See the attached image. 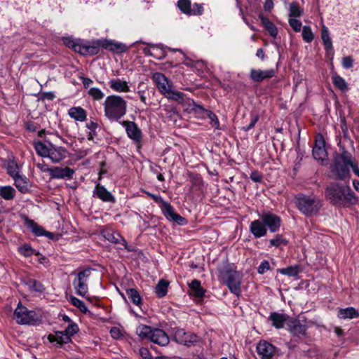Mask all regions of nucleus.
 <instances>
[{"label": "nucleus", "mask_w": 359, "mask_h": 359, "mask_svg": "<svg viewBox=\"0 0 359 359\" xmlns=\"http://www.w3.org/2000/svg\"><path fill=\"white\" fill-rule=\"evenodd\" d=\"M126 127L128 136L136 142H140L142 139V132L136 123L132 121H124L123 123Z\"/></svg>", "instance_id": "nucleus-16"}, {"label": "nucleus", "mask_w": 359, "mask_h": 359, "mask_svg": "<svg viewBox=\"0 0 359 359\" xmlns=\"http://www.w3.org/2000/svg\"><path fill=\"white\" fill-rule=\"evenodd\" d=\"M206 113L210 120L212 127L218 129L219 128V122L217 116L211 111H206Z\"/></svg>", "instance_id": "nucleus-51"}, {"label": "nucleus", "mask_w": 359, "mask_h": 359, "mask_svg": "<svg viewBox=\"0 0 359 359\" xmlns=\"http://www.w3.org/2000/svg\"><path fill=\"white\" fill-rule=\"evenodd\" d=\"M177 6L180 10L187 15H192L193 11L191 8V4L190 0H178Z\"/></svg>", "instance_id": "nucleus-37"}, {"label": "nucleus", "mask_w": 359, "mask_h": 359, "mask_svg": "<svg viewBox=\"0 0 359 359\" xmlns=\"http://www.w3.org/2000/svg\"><path fill=\"white\" fill-rule=\"evenodd\" d=\"M67 336L71 339V337L77 333L79 331L78 325L76 323H72L64 330Z\"/></svg>", "instance_id": "nucleus-49"}, {"label": "nucleus", "mask_w": 359, "mask_h": 359, "mask_svg": "<svg viewBox=\"0 0 359 359\" xmlns=\"http://www.w3.org/2000/svg\"><path fill=\"white\" fill-rule=\"evenodd\" d=\"M259 19L262 25L268 30L270 35L273 37H276L278 34V31L273 23L271 22L267 18L264 17L263 15H260Z\"/></svg>", "instance_id": "nucleus-32"}, {"label": "nucleus", "mask_w": 359, "mask_h": 359, "mask_svg": "<svg viewBox=\"0 0 359 359\" xmlns=\"http://www.w3.org/2000/svg\"><path fill=\"white\" fill-rule=\"evenodd\" d=\"M36 166L39 169H40L42 172H48L50 173V170H51L52 168H48V165H46L43 161L41 163H37Z\"/></svg>", "instance_id": "nucleus-59"}, {"label": "nucleus", "mask_w": 359, "mask_h": 359, "mask_svg": "<svg viewBox=\"0 0 359 359\" xmlns=\"http://www.w3.org/2000/svg\"><path fill=\"white\" fill-rule=\"evenodd\" d=\"M152 79L158 90L168 100H172L182 103L184 100V94L173 89L172 83L164 74L160 72L153 74Z\"/></svg>", "instance_id": "nucleus-3"}, {"label": "nucleus", "mask_w": 359, "mask_h": 359, "mask_svg": "<svg viewBox=\"0 0 359 359\" xmlns=\"http://www.w3.org/2000/svg\"><path fill=\"white\" fill-rule=\"evenodd\" d=\"M332 81L334 85L342 91L348 90V85L346 81L340 76L334 74L332 76Z\"/></svg>", "instance_id": "nucleus-38"}, {"label": "nucleus", "mask_w": 359, "mask_h": 359, "mask_svg": "<svg viewBox=\"0 0 359 359\" xmlns=\"http://www.w3.org/2000/svg\"><path fill=\"white\" fill-rule=\"evenodd\" d=\"M295 204L302 214L310 217L318 214L322 206V201L316 196L299 194L295 197Z\"/></svg>", "instance_id": "nucleus-4"}, {"label": "nucleus", "mask_w": 359, "mask_h": 359, "mask_svg": "<svg viewBox=\"0 0 359 359\" xmlns=\"http://www.w3.org/2000/svg\"><path fill=\"white\" fill-rule=\"evenodd\" d=\"M275 76V70L273 69L261 70L252 69L250 72V77L256 82H261L266 79H270Z\"/></svg>", "instance_id": "nucleus-17"}, {"label": "nucleus", "mask_w": 359, "mask_h": 359, "mask_svg": "<svg viewBox=\"0 0 359 359\" xmlns=\"http://www.w3.org/2000/svg\"><path fill=\"white\" fill-rule=\"evenodd\" d=\"M325 143L324 137L319 134L316 136V144L313 149V156L318 161L323 162L327 159V151L325 148Z\"/></svg>", "instance_id": "nucleus-14"}, {"label": "nucleus", "mask_w": 359, "mask_h": 359, "mask_svg": "<svg viewBox=\"0 0 359 359\" xmlns=\"http://www.w3.org/2000/svg\"><path fill=\"white\" fill-rule=\"evenodd\" d=\"M338 316L342 319H353L359 317V312L353 307L341 309L339 311Z\"/></svg>", "instance_id": "nucleus-28"}, {"label": "nucleus", "mask_w": 359, "mask_h": 359, "mask_svg": "<svg viewBox=\"0 0 359 359\" xmlns=\"http://www.w3.org/2000/svg\"><path fill=\"white\" fill-rule=\"evenodd\" d=\"M271 246L279 247L282 245H286L287 241L280 234H277L276 237L269 241Z\"/></svg>", "instance_id": "nucleus-44"}, {"label": "nucleus", "mask_w": 359, "mask_h": 359, "mask_svg": "<svg viewBox=\"0 0 359 359\" xmlns=\"http://www.w3.org/2000/svg\"><path fill=\"white\" fill-rule=\"evenodd\" d=\"M191 294L194 296L201 298L205 295V290L201 287V282L198 280H192L189 285Z\"/></svg>", "instance_id": "nucleus-30"}, {"label": "nucleus", "mask_w": 359, "mask_h": 359, "mask_svg": "<svg viewBox=\"0 0 359 359\" xmlns=\"http://www.w3.org/2000/svg\"><path fill=\"white\" fill-rule=\"evenodd\" d=\"M34 148L39 155L43 157H48L50 147H47L41 142H38L35 143Z\"/></svg>", "instance_id": "nucleus-41"}, {"label": "nucleus", "mask_w": 359, "mask_h": 359, "mask_svg": "<svg viewBox=\"0 0 359 359\" xmlns=\"http://www.w3.org/2000/svg\"><path fill=\"white\" fill-rule=\"evenodd\" d=\"M352 170H353V172L357 175L359 177V169L358 168V165L353 162L351 161V166H350Z\"/></svg>", "instance_id": "nucleus-64"}, {"label": "nucleus", "mask_w": 359, "mask_h": 359, "mask_svg": "<svg viewBox=\"0 0 359 359\" xmlns=\"http://www.w3.org/2000/svg\"><path fill=\"white\" fill-rule=\"evenodd\" d=\"M145 53H149L155 57L161 58L164 56L163 51L158 46L152 45L150 46L149 50L144 49Z\"/></svg>", "instance_id": "nucleus-42"}, {"label": "nucleus", "mask_w": 359, "mask_h": 359, "mask_svg": "<svg viewBox=\"0 0 359 359\" xmlns=\"http://www.w3.org/2000/svg\"><path fill=\"white\" fill-rule=\"evenodd\" d=\"M27 227L32 231L33 233H34L37 236H45L48 238H52L53 234L50 232L46 231L43 229V228L36 223H35L32 220H27Z\"/></svg>", "instance_id": "nucleus-23"}, {"label": "nucleus", "mask_w": 359, "mask_h": 359, "mask_svg": "<svg viewBox=\"0 0 359 359\" xmlns=\"http://www.w3.org/2000/svg\"><path fill=\"white\" fill-rule=\"evenodd\" d=\"M6 168L8 173L14 178L19 175V167L13 158H9L6 164Z\"/></svg>", "instance_id": "nucleus-33"}, {"label": "nucleus", "mask_w": 359, "mask_h": 359, "mask_svg": "<svg viewBox=\"0 0 359 359\" xmlns=\"http://www.w3.org/2000/svg\"><path fill=\"white\" fill-rule=\"evenodd\" d=\"M15 191L11 186L0 187V196L4 200L10 201L15 197Z\"/></svg>", "instance_id": "nucleus-35"}, {"label": "nucleus", "mask_w": 359, "mask_h": 359, "mask_svg": "<svg viewBox=\"0 0 359 359\" xmlns=\"http://www.w3.org/2000/svg\"><path fill=\"white\" fill-rule=\"evenodd\" d=\"M270 268L269 263L267 261H263L258 267V273L263 274Z\"/></svg>", "instance_id": "nucleus-55"}, {"label": "nucleus", "mask_w": 359, "mask_h": 359, "mask_svg": "<svg viewBox=\"0 0 359 359\" xmlns=\"http://www.w3.org/2000/svg\"><path fill=\"white\" fill-rule=\"evenodd\" d=\"M13 318L19 325H27L36 322L37 316L35 311L28 310L19 302L14 311Z\"/></svg>", "instance_id": "nucleus-7"}, {"label": "nucleus", "mask_w": 359, "mask_h": 359, "mask_svg": "<svg viewBox=\"0 0 359 359\" xmlns=\"http://www.w3.org/2000/svg\"><path fill=\"white\" fill-rule=\"evenodd\" d=\"M250 179L255 182H261L262 177L258 172H252L250 174Z\"/></svg>", "instance_id": "nucleus-61"}, {"label": "nucleus", "mask_w": 359, "mask_h": 359, "mask_svg": "<svg viewBox=\"0 0 359 359\" xmlns=\"http://www.w3.org/2000/svg\"><path fill=\"white\" fill-rule=\"evenodd\" d=\"M110 334L116 339H120L122 336L120 329L116 327H114L110 330Z\"/></svg>", "instance_id": "nucleus-56"}, {"label": "nucleus", "mask_w": 359, "mask_h": 359, "mask_svg": "<svg viewBox=\"0 0 359 359\" xmlns=\"http://www.w3.org/2000/svg\"><path fill=\"white\" fill-rule=\"evenodd\" d=\"M353 60L351 56L344 57L342 59V65L344 68L348 69L352 67Z\"/></svg>", "instance_id": "nucleus-54"}, {"label": "nucleus", "mask_w": 359, "mask_h": 359, "mask_svg": "<svg viewBox=\"0 0 359 359\" xmlns=\"http://www.w3.org/2000/svg\"><path fill=\"white\" fill-rule=\"evenodd\" d=\"M278 271L283 274L291 277H296L299 273V269L297 266H289L285 269H278Z\"/></svg>", "instance_id": "nucleus-40"}, {"label": "nucleus", "mask_w": 359, "mask_h": 359, "mask_svg": "<svg viewBox=\"0 0 359 359\" xmlns=\"http://www.w3.org/2000/svg\"><path fill=\"white\" fill-rule=\"evenodd\" d=\"M100 46V40L92 43L80 41L79 45L75 46V52L83 55H93L98 53Z\"/></svg>", "instance_id": "nucleus-11"}, {"label": "nucleus", "mask_w": 359, "mask_h": 359, "mask_svg": "<svg viewBox=\"0 0 359 359\" xmlns=\"http://www.w3.org/2000/svg\"><path fill=\"white\" fill-rule=\"evenodd\" d=\"M31 284V287L35 291L41 292L44 290L43 285L40 283L36 282V280L32 281Z\"/></svg>", "instance_id": "nucleus-58"}, {"label": "nucleus", "mask_w": 359, "mask_h": 359, "mask_svg": "<svg viewBox=\"0 0 359 359\" xmlns=\"http://www.w3.org/2000/svg\"><path fill=\"white\" fill-rule=\"evenodd\" d=\"M139 353L142 359H152L151 355L147 348H140Z\"/></svg>", "instance_id": "nucleus-53"}, {"label": "nucleus", "mask_w": 359, "mask_h": 359, "mask_svg": "<svg viewBox=\"0 0 359 359\" xmlns=\"http://www.w3.org/2000/svg\"><path fill=\"white\" fill-rule=\"evenodd\" d=\"M173 339L179 344L190 346L197 341L198 337L194 334L186 332L183 329L177 328L174 332Z\"/></svg>", "instance_id": "nucleus-13"}, {"label": "nucleus", "mask_w": 359, "mask_h": 359, "mask_svg": "<svg viewBox=\"0 0 359 359\" xmlns=\"http://www.w3.org/2000/svg\"><path fill=\"white\" fill-rule=\"evenodd\" d=\"M325 196L332 205L337 206H347L358 201V198L348 185L330 184L325 189Z\"/></svg>", "instance_id": "nucleus-1"}, {"label": "nucleus", "mask_w": 359, "mask_h": 359, "mask_svg": "<svg viewBox=\"0 0 359 359\" xmlns=\"http://www.w3.org/2000/svg\"><path fill=\"white\" fill-rule=\"evenodd\" d=\"M193 14L192 15H201L203 11V7L202 4H194L193 5Z\"/></svg>", "instance_id": "nucleus-57"}, {"label": "nucleus", "mask_w": 359, "mask_h": 359, "mask_svg": "<svg viewBox=\"0 0 359 359\" xmlns=\"http://www.w3.org/2000/svg\"><path fill=\"white\" fill-rule=\"evenodd\" d=\"M48 339L50 342L57 341V344L62 345L67 344L71 341V339L67 336L65 331H57L55 335H49Z\"/></svg>", "instance_id": "nucleus-29"}, {"label": "nucleus", "mask_w": 359, "mask_h": 359, "mask_svg": "<svg viewBox=\"0 0 359 359\" xmlns=\"http://www.w3.org/2000/svg\"><path fill=\"white\" fill-rule=\"evenodd\" d=\"M163 212L165 217L170 220H172L179 224H183L185 221L184 218L177 214L170 203L163 202Z\"/></svg>", "instance_id": "nucleus-18"}, {"label": "nucleus", "mask_w": 359, "mask_h": 359, "mask_svg": "<svg viewBox=\"0 0 359 359\" xmlns=\"http://www.w3.org/2000/svg\"><path fill=\"white\" fill-rule=\"evenodd\" d=\"M287 318L286 315L276 312L272 313L269 316V319L272 322V325L278 329L283 327Z\"/></svg>", "instance_id": "nucleus-27"}, {"label": "nucleus", "mask_w": 359, "mask_h": 359, "mask_svg": "<svg viewBox=\"0 0 359 359\" xmlns=\"http://www.w3.org/2000/svg\"><path fill=\"white\" fill-rule=\"evenodd\" d=\"M258 119H259L258 116H254L252 117L250 124L245 127H243L244 130L248 131V130H250L251 128H252L255 126V123L257 122Z\"/></svg>", "instance_id": "nucleus-60"}, {"label": "nucleus", "mask_w": 359, "mask_h": 359, "mask_svg": "<svg viewBox=\"0 0 359 359\" xmlns=\"http://www.w3.org/2000/svg\"><path fill=\"white\" fill-rule=\"evenodd\" d=\"M95 193L97 196L104 202H114L115 199L113 195L108 191L103 186L97 184L95 187Z\"/></svg>", "instance_id": "nucleus-26"}, {"label": "nucleus", "mask_w": 359, "mask_h": 359, "mask_svg": "<svg viewBox=\"0 0 359 359\" xmlns=\"http://www.w3.org/2000/svg\"><path fill=\"white\" fill-rule=\"evenodd\" d=\"M63 43L68 47L72 48L75 51V46L79 45L81 41H74L72 39L66 37L62 39Z\"/></svg>", "instance_id": "nucleus-52"}, {"label": "nucleus", "mask_w": 359, "mask_h": 359, "mask_svg": "<svg viewBox=\"0 0 359 359\" xmlns=\"http://www.w3.org/2000/svg\"><path fill=\"white\" fill-rule=\"evenodd\" d=\"M288 22L294 31L299 32L301 30L302 22L300 20H297L296 18H290Z\"/></svg>", "instance_id": "nucleus-50"}, {"label": "nucleus", "mask_w": 359, "mask_h": 359, "mask_svg": "<svg viewBox=\"0 0 359 359\" xmlns=\"http://www.w3.org/2000/svg\"><path fill=\"white\" fill-rule=\"evenodd\" d=\"M302 37L306 42H311L313 39V34L310 27L304 26L302 29Z\"/></svg>", "instance_id": "nucleus-47"}, {"label": "nucleus", "mask_w": 359, "mask_h": 359, "mask_svg": "<svg viewBox=\"0 0 359 359\" xmlns=\"http://www.w3.org/2000/svg\"><path fill=\"white\" fill-rule=\"evenodd\" d=\"M168 285L169 283L168 281L163 279L160 280L155 287V293L157 297L161 298L165 296L168 292Z\"/></svg>", "instance_id": "nucleus-34"}, {"label": "nucleus", "mask_w": 359, "mask_h": 359, "mask_svg": "<svg viewBox=\"0 0 359 359\" xmlns=\"http://www.w3.org/2000/svg\"><path fill=\"white\" fill-rule=\"evenodd\" d=\"M225 283L229 290L236 295L241 292V275L236 271H228L226 273Z\"/></svg>", "instance_id": "nucleus-12"}, {"label": "nucleus", "mask_w": 359, "mask_h": 359, "mask_svg": "<svg viewBox=\"0 0 359 359\" xmlns=\"http://www.w3.org/2000/svg\"><path fill=\"white\" fill-rule=\"evenodd\" d=\"M302 15V10L299 4L296 2H292L290 4V17L297 18Z\"/></svg>", "instance_id": "nucleus-43"}, {"label": "nucleus", "mask_w": 359, "mask_h": 359, "mask_svg": "<svg viewBox=\"0 0 359 359\" xmlns=\"http://www.w3.org/2000/svg\"><path fill=\"white\" fill-rule=\"evenodd\" d=\"M104 116L110 121H118L123 117L127 109L126 101L120 95L107 96L103 103Z\"/></svg>", "instance_id": "nucleus-2"}, {"label": "nucleus", "mask_w": 359, "mask_h": 359, "mask_svg": "<svg viewBox=\"0 0 359 359\" xmlns=\"http://www.w3.org/2000/svg\"><path fill=\"white\" fill-rule=\"evenodd\" d=\"M70 302L72 305L79 309L83 313H86L88 311L87 306L84 304V302L75 297H70Z\"/></svg>", "instance_id": "nucleus-45"}, {"label": "nucleus", "mask_w": 359, "mask_h": 359, "mask_svg": "<svg viewBox=\"0 0 359 359\" xmlns=\"http://www.w3.org/2000/svg\"><path fill=\"white\" fill-rule=\"evenodd\" d=\"M88 94L95 100H100L104 97V93L97 88H90Z\"/></svg>", "instance_id": "nucleus-48"}, {"label": "nucleus", "mask_w": 359, "mask_h": 359, "mask_svg": "<svg viewBox=\"0 0 359 359\" xmlns=\"http://www.w3.org/2000/svg\"><path fill=\"white\" fill-rule=\"evenodd\" d=\"M74 174V170L69 168L55 167L50 170V175L54 179H72Z\"/></svg>", "instance_id": "nucleus-20"}, {"label": "nucleus", "mask_w": 359, "mask_h": 359, "mask_svg": "<svg viewBox=\"0 0 359 359\" xmlns=\"http://www.w3.org/2000/svg\"><path fill=\"white\" fill-rule=\"evenodd\" d=\"M126 294L134 304L137 306L142 304V298L137 290L133 288L128 289L126 290Z\"/></svg>", "instance_id": "nucleus-36"}, {"label": "nucleus", "mask_w": 359, "mask_h": 359, "mask_svg": "<svg viewBox=\"0 0 359 359\" xmlns=\"http://www.w3.org/2000/svg\"><path fill=\"white\" fill-rule=\"evenodd\" d=\"M321 39L325 49L331 50L332 48V41L330 36L328 28L324 25H323L321 27Z\"/></svg>", "instance_id": "nucleus-31"}, {"label": "nucleus", "mask_w": 359, "mask_h": 359, "mask_svg": "<svg viewBox=\"0 0 359 359\" xmlns=\"http://www.w3.org/2000/svg\"><path fill=\"white\" fill-rule=\"evenodd\" d=\"M68 114L77 121L83 122L86 119V112L81 107H71L68 111Z\"/></svg>", "instance_id": "nucleus-25"}, {"label": "nucleus", "mask_w": 359, "mask_h": 359, "mask_svg": "<svg viewBox=\"0 0 359 359\" xmlns=\"http://www.w3.org/2000/svg\"><path fill=\"white\" fill-rule=\"evenodd\" d=\"M97 126V124L93 121H90L86 124V127L90 130V131H96Z\"/></svg>", "instance_id": "nucleus-62"}, {"label": "nucleus", "mask_w": 359, "mask_h": 359, "mask_svg": "<svg viewBox=\"0 0 359 359\" xmlns=\"http://www.w3.org/2000/svg\"><path fill=\"white\" fill-rule=\"evenodd\" d=\"M90 273V269H86L79 272L76 277L73 280V286L78 295L85 297L88 294V279Z\"/></svg>", "instance_id": "nucleus-8"}, {"label": "nucleus", "mask_w": 359, "mask_h": 359, "mask_svg": "<svg viewBox=\"0 0 359 359\" xmlns=\"http://www.w3.org/2000/svg\"><path fill=\"white\" fill-rule=\"evenodd\" d=\"M100 44H101V47L116 53L126 52L129 48L123 43L109 39L100 40Z\"/></svg>", "instance_id": "nucleus-15"}, {"label": "nucleus", "mask_w": 359, "mask_h": 359, "mask_svg": "<svg viewBox=\"0 0 359 359\" xmlns=\"http://www.w3.org/2000/svg\"><path fill=\"white\" fill-rule=\"evenodd\" d=\"M291 332L295 335L304 334L306 327L304 325H301L299 321H294L290 325Z\"/></svg>", "instance_id": "nucleus-39"}, {"label": "nucleus", "mask_w": 359, "mask_h": 359, "mask_svg": "<svg viewBox=\"0 0 359 359\" xmlns=\"http://www.w3.org/2000/svg\"><path fill=\"white\" fill-rule=\"evenodd\" d=\"M111 90L118 93H128L130 91V87L126 81L119 79H111L109 81Z\"/></svg>", "instance_id": "nucleus-22"}, {"label": "nucleus", "mask_w": 359, "mask_h": 359, "mask_svg": "<svg viewBox=\"0 0 359 359\" xmlns=\"http://www.w3.org/2000/svg\"><path fill=\"white\" fill-rule=\"evenodd\" d=\"M256 350L261 359H272L278 352L276 346L265 340H261L257 344Z\"/></svg>", "instance_id": "nucleus-9"}, {"label": "nucleus", "mask_w": 359, "mask_h": 359, "mask_svg": "<svg viewBox=\"0 0 359 359\" xmlns=\"http://www.w3.org/2000/svg\"><path fill=\"white\" fill-rule=\"evenodd\" d=\"M16 188L23 194L29 191L31 185L29 180L22 175H18L13 178Z\"/></svg>", "instance_id": "nucleus-24"}, {"label": "nucleus", "mask_w": 359, "mask_h": 359, "mask_svg": "<svg viewBox=\"0 0 359 359\" xmlns=\"http://www.w3.org/2000/svg\"><path fill=\"white\" fill-rule=\"evenodd\" d=\"M19 252L25 257H30L32 255H38L35 250L28 244H25L18 248Z\"/></svg>", "instance_id": "nucleus-46"}, {"label": "nucleus", "mask_w": 359, "mask_h": 359, "mask_svg": "<svg viewBox=\"0 0 359 359\" xmlns=\"http://www.w3.org/2000/svg\"><path fill=\"white\" fill-rule=\"evenodd\" d=\"M67 151L65 149L50 145L48 157L52 162L58 163L64 159L67 156Z\"/></svg>", "instance_id": "nucleus-21"}, {"label": "nucleus", "mask_w": 359, "mask_h": 359, "mask_svg": "<svg viewBox=\"0 0 359 359\" xmlns=\"http://www.w3.org/2000/svg\"><path fill=\"white\" fill-rule=\"evenodd\" d=\"M266 228L269 229L271 233L278 231L281 225V219L278 215L270 212H264L260 215Z\"/></svg>", "instance_id": "nucleus-10"}, {"label": "nucleus", "mask_w": 359, "mask_h": 359, "mask_svg": "<svg viewBox=\"0 0 359 359\" xmlns=\"http://www.w3.org/2000/svg\"><path fill=\"white\" fill-rule=\"evenodd\" d=\"M250 231L255 238L263 237L266 236L267 233V229L261 218L251 222Z\"/></svg>", "instance_id": "nucleus-19"}, {"label": "nucleus", "mask_w": 359, "mask_h": 359, "mask_svg": "<svg viewBox=\"0 0 359 359\" xmlns=\"http://www.w3.org/2000/svg\"><path fill=\"white\" fill-rule=\"evenodd\" d=\"M136 333L140 338L149 339L159 346H165L169 344L168 334L161 329H153L149 326L140 325L137 327Z\"/></svg>", "instance_id": "nucleus-5"}, {"label": "nucleus", "mask_w": 359, "mask_h": 359, "mask_svg": "<svg viewBox=\"0 0 359 359\" xmlns=\"http://www.w3.org/2000/svg\"><path fill=\"white\" fill-rule=\"evenodd\" d=\"M351 163V156L349 153L344 151L335 158L334 165L332 172L337 179L344 180L349 175V167Z\"/></svg>", "instance_id": "nucleus-6"}, {"label": "nucleus", "mask_w": 359, "mask_h": 359, "mask_svg": "<svg viewBox=\"0 0 359 359\" xmlns=\"http://www.w3.org/2000/svg\"><path fill=\"white\" fill-rule=\"evenodd\" d=\"M273 6L272 0H266L264 8L266 11H270Z\"/></svg>", "instance_id": "nucleus-63"}]
</instances>
